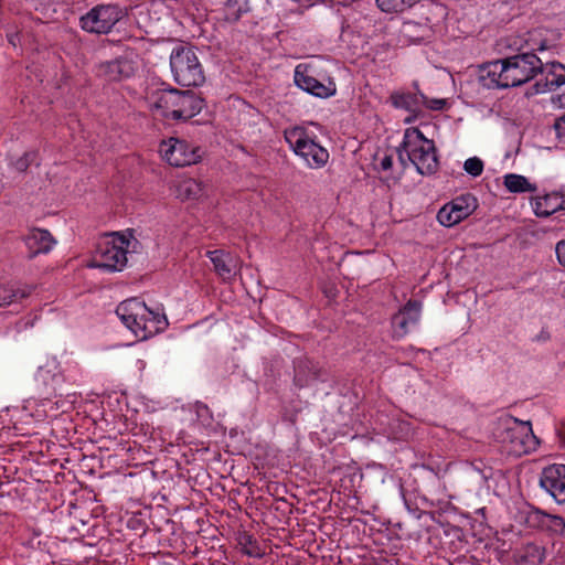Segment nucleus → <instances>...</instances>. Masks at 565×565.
I'll return each instance as SVG.
<instances>
[{
  "instance_id": "obj_4",
  "label": "nucleus",
  "mask_w": 565,
  "mask_h": 565,
  "mask_svg": "<svg viewBox=\"0 0 565 565\" xmlns=\"http://www.w3.org/2000/svg\"><path fill=\"white\" fill-rule=\"evenodd\" d=\"M170 66L174 81L181 86H199L205 81L202 65L192 47H175L170 56Z\"/></svg>"
},
{
  "instance_id": "obj_6",
  "label": "nucleus",
  "mask_w": 565,
  "mask_h": 565,
  "mask_svg": "<svg viewBox=\"0 0 565 565\" xmlns=\"http://www.w3.org/2000/svg\"><path fill=\"white\" fill-rule=\"evenodd\" d=\"M285 139L296 154L302 157L309 166L322 167L329 159L328 151L308 137L300 127L285 132Z\"/></svg>"
},
{
  "instance_id": "obj_22",
  "label": "nucleus",
  "mask_w": 565,
  "mask_h": 565,
  "mask_svg": "<svg viewBox=\"0 0 565 565\" xmlns=\"http://www.w3.org/2000/svg\"><path fill=\"white\" fill-rule=\"evenodd\" d=\"M202 193V183L193 179L182 181L178 186V195L182 200H195L199 199Z\"/></svg>"
},
{
  "instance_id": "obj_8",
  "label": "nucleus",
  "mask_w": 565,
  "mask_h": 565,
  "mask_svg": "<svg viewBox=\"0 0 565 565\" xmlns=\"http://www.w3.org/2000/svg\"><path fill=\"white\" fill-rule=\"evenodd\" d=\"M121 17L122 11L118 6H97L81 18V25L88 32L108 33Z\"/></svg>"
},
{
  "instance_id": "obj_20",
  "label": "nucleus",
  "mask_w": 565,
  "mask_h": 565,
  "mask_svg": "<svg viewBox=\"0 0 565 565\" xmlns=\"http://www.w3.org/2000/svg\"><path fill=\"white\" fill-rule=\"evenodd\" d=\"M447 205L458 215L460 221L467 218L477 207V200L471 194H466L454 199Z\"/></svg>"
},
{
  "instance_id": "obj_18",
  "label": "nucleus",
  "mask_w": 565,
  "mask_h": 565,
  "mask_svg": "<svg viewBox=\"0 0 565 565\" xmlns=\"http://www.w3.org/2000/svg\"><path fill=\"white\" fill-rule=\"evenodd\" d=\"M539 73L545 74V90H554L565 84V66L558 62L543 64Z\"/></svg>"
},
{
  "instance_id": "obj_16",
  "label": "nucleus",
  "mask_w": 565,
  "mask_h": 565,
  "mask_svg": "<svg viewBox=\"0 0 565 565\" xmlns=\"http://www.w3.org/2000/svg\"><path fill=\"white\" fill-rule=\"evenodd\" d=\"M321 367L309 359H299L295 365V383L299 387L309 385L320 377Z\"/></svg>"
},
{
  "instance_id": "obj_27",
  "label": "nucleus",
  "mask_w": 565,
  "mask_h": 565,
  "mask_svg": "<svg viewBox=\"0 0 565 565\" xmlns=\"http://www.w3.org/2000/svg\"><path fill=\"white\" fill-rule=\"evenodd\" d=\"M465 171L472 177H478L482 173L483 162L477 157H472L466 160L463 164Z\"/></svg>"
},
{
  "instance_id": "obj_33",
  "label": "nucleus",
  "mask_w": 565,
  "mask_h": 565,
  "mask_svg": "<svg viewBox=\"0 0 565 565\" xmlns=\"http://www.w3.org/2000/svg\"><path fill=\"white\" fill-rule=\"evenodd\" d=\"M397 153H398V160H399L401 164L405 168L407 166V162H409V160L407 159L406 151L403 148V142L397 148Z\"/></svg>"
},
{
  "instance_id": "obj_25",
  "label": "nucleus",
  "mask_w": 565,
  "mask_h": 565,
  "mask_svg": "<svg viewBox=\"0 0 565 565\" xmlns=\"http://www.w3.org/2000/svg\"><path fill=\"white\" fill-rule=\"evenodd\" d=\"M505 60H498L490 65V70L488 72V75L491 76V82L494 83L500 88H508L504 84L503 72L505 70Z\"/></svg>"
},
{
  "instance_id": "obj_12",
  "label": "nucleus",
  "mask_w": 565,
  "mask_h": 565,
  "mask_svg": "<svg viewBox=\"0 0 565 565\" xmlns=\"http://www.w3.org/2000/svg\"><path fill=\"white\" fill-rule=\"evenodd\" d=\"M420 309V302L409 300L393 316L392 327L395 337L403 338L409 332L411 327H414L419 321Z\"/></svg>"
},
{
  "instance_id": "obj_2",
  "label": "nucleus",
  "mask_w": 565,
  "mask_h": 565,
  "mask_svg": "<svg viewBox=\"0 0 565 565\" xmlns=\"http://www.w3.org/2000/svg\"><path fill=\"white\" fill-rule=\"evenodd\" d=\"M117 316L136 337L146 340L164 330L167 318L150 310L145 302L130 298L119 303Z\"/></svg>"
},
{
  "instance_id": "obj_26",
  "label": "nucleus",
  "mask_w": 565,
  "mask_h": 565,
  "mask_svg": "<svg viewBox=\"0 0 565 565\" xmlns=\"http://www.w3.org/2000/svg\"><path fill=\"white\" fill-rule=\"evenodd\" d=\"M437 220L438 222L446 226V227H450V226H454L456 224H458L459 222H461L459 218H458V215L454 214L452 210L447 205L445 204L437 213Z\"/></svg>"
},
{
  "instance_id": "obj_1",
  "label": "nucleus",
  "mask_w": 565,
  "mask_h": 565,
  "mask_svg": "<svg viewBox=\"0 0 565 565\" xmlns=\"http://www.w3.org/2000/svg\"><path fill=\"white\" fill-rule=\"evenodd\" d=\"M148 99L152 109L173 120H189L196 116L204 106V100L194 92L177 88L152 92Z\"/></svg>"
},
{
  "instance_id": "obj_30",
  "label": "nucleus",
  "mask_w": 565,
  "mask_h": 565,
  "mask_svg": "<svg viewBox=\"0 0 565 565\" xmlns=\"http://www.w3.org/2000/svg\"><path fill=\"white\" fill-rule=\"evenodd\" d=\"M556 136L561 142H565V114L554 124Z\"/></svg>"
},
{
  "instance_id": "obj_36",
  "label": "nucleus",
  "mask_w": 565,
  "mask_h": 565,
  "mask_svg": "<svg viewBox=\"0 0 565 565\" xmlns=\"http://www.w3.org/2000/svg\"><path fill=\"white\" fill-rule=\"evenodd\" d=\"M558 204L561 203V210H565V195L558 193Z\"/></svg>"
},
{
  "instance_id": "obj_9",
  "label": "nucleus",
  "mask_w": 565,
  "mask_h": 565,
  "mask_svg": "<svg viewBox=\"0 0 565 565\" xmlns=\"http://www.w3.org/2000/svg\"><path fill=\"white\" fill-rule=\"evenodd\" d=\"M162 157L174 167L191 166L202 157V150L199 147H191L188 142L177 138H170L160 145Z\"/></svg>"
},
{
  "instance_id": "obj_24",
  "label": "nucleus",
  "mask_w": 565,
  "mask_h": 565,
  "mask_svg": "<svg viewBox=\"0 0 565 565\" xmlns=\"http://www.w3.org/2000/svg\"><path fill=\"white\" fill-rule=\"evenodd\" d=\"M31 294L30 288L13 289L12 287L0 285V306L11 303L18 299H23Z\"/></svg>"
},
{
  "instance_id": "obj_32",
  "label": "nucleus",
  "mask_w": 565,
  "mask_h": 565,
  "mask_svg": "<svg viewBox=\"0 0 565 565\" xmlns=\"http://www.w3.org/2000/svg\"><path fill=\"white\" fill-rule=\"evenodd\" d=\"M557 259L561 265L565 266V241H561L555 247Z\"/></svg>"
},
{
  "instance_id": "obj_15",
  "label": "nucleus",
  "mask_w": 565,
  "mask_h": 565,
  "mask_svg": "<svg viewBox=\"0 0 565 565\" xmlns=\"http://www.w3.org/2000/svg\"><path fill=\"white\" fill-rule=\"evenodd\" d=\"M100 76L108 81H120L135 73L134 63L127 58H116L114 61L100 63L98 66Z\"/></svg>"
},
{
  "instance_id": "obj_31",
  "label": "nucleus",
  "mask_w": 565,
  "mask_h": 565,
  "mask_svg": "<svg viewBox=\"0 0 565 565\" xmlns=\"http://www.w3.org/2000/svg\"><path fill=\"white\" fill-rule=\"evenodd\" d=\"M523 425L527 426V430L531 433V436H526V441H523L526 445V448L524 449V451H529L530 449H535V447L539 444V440L532 433L531 424H530V422H527V423H524Z\"/></svg>"
},
{
  "instance_id": "obj_14",
  "label": "nucleus",
  "mask_w": 565,
  "mask_h": 565,
  "mask_svg": "<svg viewBox=\"0 0 565 565\" xmlns=\"http://www.w3.org/2000/svg\"><path fill=\"white\" fill-rule=\"evenodd\" d=\"M207 256L211 259L215 273L223 279H232L237 271L236 258L222 249H215L207 252Z\"/></svg>"
},
{
  "instance_id": "obj_34",
  "label": "nucleus",
  "mask_w": 565,
  "mask_h": 565,
  "mask_svg": "<svg viewBox=\"0 0 565 565\" xmlns=\"http://www.w3.org/2000/svg\"><path fill=\"white\" fill-rule=\"evenodd\" d=\"M29 154H26L24 158H21L19 159L17 162H15V168L17 170L19 171H24L26 170L28 166H29V159H28Z\"/></svg>"
},
{
  "instance_id": "obj_7",
  "label": "nucleus",
  "mask_w": 565,
  "mask_h": 565,
  "mask_svg": "<svg viewBox=\"0 0 565 565\" xmlns=\"http://www.w3.org/2000/svg\"><path fill=\"white\" fill-rule=\"evenodd\" d=\"M129 241L124 235L113 234L111 241H105L98 245L95 264L99 268L120 270L127 263Z\"/></svg>"
},
{
  "instance_id": "obj_35",
  "label": "nucleus",
  "mask_w": 565,
  "mask_h": 565,
  "mask_svg": "<svg viewBox=\"0 0 565 565\" xmlns=\"http://www.w3.org/2000/svg\"><path fill=\"white\" fill-rule=\"evenodd\" d=\"M381 168L382 170H388L392 168V164H393V160H392V157L391 156H385L382 160H381Z\"/></svg>"
},
{
  "instance_id": "obj_17",
  "label": "nucleus",
  "mask_w": 565,
  "mask_h": 565,
  "mask_svg": "<svg viewBox=\"0 0 565 565\" xmlns=\"http://www.w3.org/2000/svg\"><path fill=\"white\" fill-rule=\"evenodd\" d=\"M25 243L30 250V257H34L41 253L50 252L55 243L54 238L46 230H33L25 238Z\"/></svg>"
},
{
  "instance_id": "obj_19",
  "label": "nucleus",
  "mask_w": 565,
  "mask_h": 565,
  "mask_svg": "<svg viewBox=\"0 0 565 565\" xmlns=\"http://www.w3.org/2000/svg\"><path fill=\"white\" fill-rule=\"evenodd\" d=\"M557 202V192H553L544 196H539L534 200V212L540 217H547L561 210V203L558 204Z\"/></svg>"
},
{
  "instance_id": "obj_21",
  "label": "nucleus",
  "mask_w": 565,
  "mask_h": 565,
  "mask_svg": "<svg viewBox=\"0 0 565 565\" xmlns=\"http://www.w3.org/2000/svg\"><path fill=\"white\" fill-rule=\"evenodd\" d=\"M504 185L513 193L534 192L536 190L534 184H531L525 177L520 174H507Z\"/></svg>"
},
{
  "instance_id": "obj_23",
  "label": "nucleus",
  "mask_w": 565,
  "mask_h": 565,
  "mask_svg": "<svg viewBox=\"0 0 565 565\" xmlns=\"http://www.w3.org/2000/svg\"><path fill=\"white\" fill-rule=\"evenodd\" d=\"M393 104L396 107L404 108L409 111H416L422 104L420 95L416 94H396L392 95Z\"/></svg>"
},
{
  "instance_id": "obj_5",
  "label": "nucleus",
  "mask_w": 565,
  "mask_h": 565,
  "mask_svg": "<svg viewBox=\"0 0 565 565\" xmlns=\"http://www.w3.org/2000/svg\"><path fill=\"white\" fill-rule=\"evenodd\" d=\"M542 67L543 63L535 54H518L505 58V71L502 78L509 87L520 86L534 78Z\"/></svg>"
},
{
  "instance_id": "obj_11",
  "label": "nucleus",
  "mask_w": 565,
  "mask_h": 565,
  "mask_svg": "<svg viewBox=\"0 0 565 565\" xmlns=\"http://www.w3.org/2000/svg\"><path fill=\"white\" fill-rule=\"evenodd\" d=\"M488 478L483 470L475 466H466L457 476L456 487L463 494L476 495L488 488Z\"/></svg>"
},
{
  "instance_id": "obj_13",
  "label": "nucleus",
  "mask_w": 565,
  "mask_h": 565,
  "mask_svg": "<svg viewBox=\"0 0 565 565\" xmlns=\"http://www.w3.org/2000/svg\"><path fill=\"white\" fill-rule=\"evenodd\" d=\"M540 483L557 502H565V465L545 468Z\"/></svg>"
},
{
  "instance_id": "obj_3",
  "label": "nucleus",
  "mask_w": 565,
  "mask_h": 565,
  "mask_svg": "<svg viewBox=\"0 0 565 565\" xmlns=\"http://www.w3.org/2000/svg\"><path fill=\"white\" fill-rule=\"evenodd\" d=\"M403 148L407 159L412 162L418 173L430 175L438 170V157L433 140L427 139L418 128L405 130Z\"/></svg>"
},
{
  "instance_id": "obj_10",
  "label": "nucleus",
  "mask_w": 565,
  "mask_h": 565,
  "mask_svg": "<svg viewBox=\"0 0 565 565\" xmlns=\"http://www.w3.org/2000/svg\"><path fill=\"white\" fill-rule=\"evenodd\" d=\"M295 83L298 87L320 98H328L335 94V84H323L313 77L308 66L298 65L295 71Z\"/></svg>"
},
{
  "instance_id": "obj_28",
  "label": "nucleus",
  "mask_w": 565,
  "mask_h": 565,
  "mask_svg": "<svg viewBox=\"0 0 565 565\" xmlns=\"http://www.w3.org/2000/svg\"><path fill=\"white\" fill-rule=\"evenodd\" d=\"M422 104L434 110H441L446 106V99H429L425 95L420 94Z\"/></svg>"
},
{
  "instance_id": "obj_29",
  "label": "nucleus",
  "mask_w": 565,
  "mask_h": 565,
  "mask_svg": "<svg viewBox=\"0 0 565 565\" xmlns=\"http://www.w3.org/2000/svg\"><path fill=\"white\" fill-rule=\"evenodd\" d=\"M56 374L52 373L49 370H43L42 367L39 369L38 373L35 374V381L38 383H42L46 385L50 381H55Z\"/></svg>"
}]
</instances>
